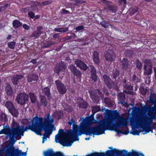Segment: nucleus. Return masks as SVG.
Here are the masks:
<instances>
[{
    "mask_svg": "<svg viewBox=\"0 0 156 156\" xmlns=\"http://www.w3.org/2000/svg\"><path fill=\"white\" fill-rule=\"evenodd\" d=\"M28 82H32L33 81H37L38 79V75L35 73L29 74L27 76Z\"/></svg>",
    "mask_w": 156,
    "mask_h": 156,
    "instance_id": "25",
    "label": "nucleus"
},
{
    "mask_svg": "<svg viewBox=\"0 0 156 156\" xmlns=\"http://www.w3.org/2000/svg\"><path fill=\"white\" fill-rule=\"evenodd\" d=\"M152 67L151 66H147L144 65V74L145 75H151L152 72Z\"/></svg>",
    "mask_w": 156,
    "mask_h": 156,
    "instance_id": "27",
    "label": "nucleus"
},
{
    "mask_svg": "<svg viewBox=\"0 0 156 156\" xmlns=\"http://www.w3.org/2000/svg\"><path fill=\"white\" fill-rule=\"evenodd\" d=\"M55 83L59 93L62 94H65L67 91L66 86L59 80H55Z\"/></svg>",
    "mask_w": 156,
    "mask_h": 156,
    "instance_id": "13",
    "label": "nucleus"
},
{
    "mask_svg": "<svg viewBox=\"0 0 156 156\" xmlns=\"http://www.w3.org/2000/svg\"><path fill=\"white\" fill-rule=\"evenodd\" d=\"M104 57L106 61L112 62L115 59V53L113 51L108 50L105 53Z\"/></svg>",
    "mask_w": 156,
    "mask_h": 156,
    "instance_id": "16",
    "label": "nucleus"
},
{
    "mask_svg": "<svg viewBox=\"0 0 156 156\" xmlns=\"http://www.w3.org/2000/svg\"><path fill=\"white\" fill-rule=\"evenodd\" d=\"M136 68L138 69H141L142 68V63L139 59H137L136 61Z\"/></svg>",
    "mask_w": 156,
    "mask_h": 156,
    "instance_id": "51",
    "label": "nucleus"
},
{
    "mask_svg": "<svg viewBox=\"0 0 156 156\" xmlns=\"http://www.w3.org/2000/svg\"><path fill=\"white\" fill-rule=\"evenodd\" d=\"M55 43L52 41H48L46 43H44L43 45V47L44 48H48L49 46L54 45Z\"/></svg>",
    "mask_w": 156,
    "mask_h": 156,
    "instance_id": "45",
    "label": "nucleus"
},
{
    "mask_svg": "<svg viewBox=\"0 0 156 156\" xmlns=\"http://www.w3.org/2000/svg\"><path fill=\"white\" fill-rule=\"evenodd\" d=\"M11 126L12 127L11 129H12L13 128H18L19 129L21 128V127L20 126L19 124L16 122L14 120H12V122L11 124Z\"/></svg>",
    "mask_w": 156,
    "mask_h": 156,
    "instance_id": "48",
    "label": "nucleus"
},
{
    "mask_svg": "<svg viewBox=\"0 0 156 156\" xmlns=\"http://www.w3.org/2000/svg\"><path fill=\"white\" fill-rule=\"evenodd\" d=\"M40 105L47 107L48 105V101L45 97L44 96H41L40 98Z\"/></svg>",
    "mask_w": 156,
    "mask_h": 156,
    "instance_id": "30",
    "label": "nucleus"
},
{
    "mask_svg": "<svg viewBox=\"0 0 156 156\" xmlns=\"http://www.w3.org/2000/svg\"><path fill=\"white\" fill-rule=\"evenodd\" d=\"M19 129L18 128H13L9 129V131H7L6 133L9 136L10 141L12 144H14L16 142L15 138L18 140Z\"/></svg>",
    "mask_w": 156,
    "mask_h": 156,
    "instance_id": "7",
    "label": "nucleus"
},
{
    "mask_svg": "<svg viewBox=\"0 0 156 156\" xmlns=\"http://www.w3.org/2000/svg\"><path fill=\"white\" fill-rule=\"evenodd\" d=\"M139 8L136 6L132 7L129 9V14L131 16L134 14L138 11Z\"/></svg>",
    "mask_w": 156,
    "mask_h": 156,
    "instance_id": "36",
    "label": "nucleus"
},
{
    "mask_svg": "<svg viewBox=\"0 0 156 156\" xmlns=\"http://www.w3.org/2000/svg\"><path fill=\"white\" fill-rule=\"evenodd\" d=\"M44 156H64L60 152H54L51 149L48 150L44 153Z\"/></svg>",
    "mask_w": 156,
    "mask_h": 156,
    "instance_id": "23",
    "label": "nucleus"
},
{
    "mask_svg": "<svg viewBox=\"0 0 156 156\" xmlns=\"http://www.w3.org/2000/svg\"><path fill=\"white\" fill-rule=\"evenodd\" d=\"M103 80L105 85L109 89H111L113 87H116L117 84L115 82L112 81L110 77L106 74H104L102 76Z\"/></svg>",
    "mask_w": 156,
    "mask_h": 156,
    "instance_id": "12",
    "label": "nucleus"
},
{
    "mask_svg": "<svg viewBox=\"0 0 156 156\" xmlns=\"http://www.w3.org/2000/svg\"><path fill=\"white\" fill-rule=\"evenodd\" d=\"M85 120L87 123V124L89 125H91L93 123L94 121H96V120H94V118L93 115H91Z\"/></svg>",
    "mask_w": 156,
    "mask_h": 156,
    "instance_id": "40",
    "label": "nucleus"
},
{
    "mask_svg": "<svg viewBox=\"0 0 156 156\" xmlns=\"http://www.w3.org/2000/svg\"><path fill=\"white\" fill-rule=\"evenodd\" d=\"M89 93L90 97L93 101L96 104H98L99 101V97L96 95L95 94V92L93 90H89Z\"/></svg>",
    "mask_w": 156,
    "mask_h": 156,
    "instance_id": "20",
    "label": "nucleus"
},
{
    "mask_svg": "<svg viewBox=\"0 0 156 156\" xmlns=\"http://www.w3.org/2000/svg\"><path fill=\"white\" fill-rule=\"evenodd\" d=\"M37 117L38 119L39 125L50 126L51 128L54 127V125L53 124L54 122V119L51 118V117L49 113L47 114V116L45 118V120L44 122L43 121V118L38 117L37 115Z\"/></svg>",
    "mask_w": 156,
    "mask_h": 156,
    "instance_id": "5",
    "label": "nucleus"
},
{
    "mask_svg": "<svg viewBox=\"0 0 156 156\" xmlns=\"http://www.w3.org/2000/svg\"><path fill=\"white\" fill-rule=\"evenodd\" d=\"M139 90L142 95H144L146 94L147 90L145 89L144 87H143L140 88Z\"/></svg>",
    "mask_w": 156,
    "mask_h": 156,
    "instance_id": "59",
    "label": "nucleus"
},
{
    "mask_svg": "<svg viewBox=\"0 0 156 156\" xmlns=\"http://www.w3.org/2000/svg\"><path fill=\"white\" fill-rule=\"evenodd\" d=\"M104 102L107 105H110L111 103V99L108 98H104Z\"/></svg>",
    "mask_w": 156,
    "mask_h": 156,
    "instance_id": "63",
    "label": "nucleus"
},
{
    "mask_svg": "<svg viewBox=\"0 0 156 156\" xmlns=\"http://www.w3.org/2000/svg\"><path fill=\"white\" fill-rule=\"evenodd\" d=\"M42 92L45 96L50 99L52 98L51 93L50 92V89L48 87H45L42 90Z\"/></svg>",
    "mask_w": 156,
    "mask_h": 156,
    "instance_id": "28",
    "label": "nucleus"
},
{
    "mask_svg": "<svg viewBox=\"0 0 156 156\" xmlns=\"http://www.w3.org/2000/svg\"><path fill=\"white\" fill-rule=\"evenodd\" d=\"M151 114L149 115V117H147L144 119V122L145 124L150 125L151 124L154 119H156V112H153Z\"/></svg>",
    "mask_w": 156,
    "mask_h": 156,
    "instance_id": "19",
    "label": "nucleus"
},
{
    "mask_svg": "<svg viewBox=\"0 0 156 156\" xmlns=\"http://www.w3.org/2000/svg\"><path fill=\"white\" fill-rule=\"evenodd\" d=\"M69 68L73 75L76 76L77 78H81L82 73L73 64L70 65Z\"/></svg>",
    "mask_w": 156,
    "mask_h": 156,
    "instance_id": "15",
    "label": "nucleus"
},
{
    "mask_svg": "<svg viewBox=\"0 0 156 156\" xmlns=\"http://www.w3.org/2000/svg\"><path fill=\"white\" fill-rule=\"evenodd\" d=\"M120 71L117 69H115L112 73V78L113 79H114L115 81H116L117 78L120 75Z\"/></svg>",
    "mask_w": 156,
    "mask_h": 156,
    "instance_id": "38",
    "label": "nucleus"
},
{
    "mask_svg": "<svg viewBox=\"0 0 156 156\" xmlns=\"http://www.w3.org/2000/svg\"><path fill=\"white\" fill-rule=\"evenodd\" d=\"M147 117H149V116L146 115L144 119L142 118L138 121L140 127H142L143 130L145 131V133H144V134L149 133L150 132H153L151 127L150 126L151 124L148 125V124H145L144 122V119H146Z\"/></svg>",
    "mask_w": 156,
    "mask_h": 156,
    "instance_id": "10",
    "label": "nucleus"
},
{
    "mask_svg": "<svg viewBox=\"0 0 156 156\" xmlns=\"http://www.w3.org/2000/svg\"><path fill=\"white\" fill-rule=\"evenodd\" d=\"M0 120L2 122H5L7 120V117L6 115L2 112L0 115Z\"/></svg>",
    "mask_w": 156,
    "mask_h": 156,
    "instance_id": "47",
    "label": "nucleus"
},
{
    "mask_svg": "<svg viewBox=\"0 0 156 156\" xmlns=\"http://www.w3.org/2000/svg\"><path fill=\"white\" fill-rule=\"evenodd\" d=\"M98 125L94 127H91L87 129L84 132L86 135H99L105 133L107 130H116L118 128L121 126H126L127 122L126 119L122 117L118 121L116 124L112 123L109 121L106 122L105 121H100L98 122Z\"/></svg>",
    "mask_w": 156,
    "mask_h": 156,
    "instance_id": "1",
    "label": "nucleus"
},
{
    "mask_svg": "<svg viewBox=\"0 0 156 156\" xmlns=\"http://www.w3.org/2000/svg\"><path fill=\"white\" fill-rule=\"evenodd\" d=\"M55 30L58 32H65L68 30V28L66 27L55 28Z\"/></svg>",
    "mask_w": 156,
    "mask_h": 156,
    "instance_id": "46",
    "label": "nucleus"
},
{
    "mask_svg": "<svg viewBox=\"0 0 156 156\" xmlns=\"http://www.w3.org/2000/svg\"><path fill=\"white\" fill-rule=\"evenodd\" d=\"M63 134H66L64 132V130L63 129H60L58 131V133L55 136V140L56 142H59L58 141H57V140H59V136Z\"/></svg>",
    "mask_w": 156,
    "mask_h": 156,
    "instance_id": "37",
    "label": "nucleus"
},
{
    "mask_svg": "<svg viewBox=\"0 0 156 156\" xmlns=\"http://www.w3.org/2000/svg\"><path fill=\"white\" fill-rule=\"evenodd\" d=\"M129 65V61L126 58H123L121 62L122 68L123 69H126L128 67Z\"/></svg>",
    "mask_w": 156,
    "mask_h": 156,
    "instance_id": "32",
    "label": "nucleus"
},
{
    "mask_svg": "<svg viewBox=\"0 0 156 156\" xmlns=\"http://www.w3.org/2000/svg\"><path fill=\"white\" fill-rule=\"evenodd\" d=\"M87 123L84 119L80 123V125L79 126L77 125H74V131L76 132V134L77 132H78L79 135L81 136L82 134H84V132L86 130L88 129L89 127H87Z\"/></svg>",
    "mask_w": 156,
    "mask_h": 156,
    "instance_id": "8",
    "label": "nucleus"
},
{
    "mask_svg": "<svg viewBox=\"0 0 156 156\" xmlns=\"http://www.w3.org/2000/svg\"><path fill=\"white\" fill-rule=\"evenodd\" d=\"M66 66L64 62L61 61L57 64L54 68L55 73L59 75V73L61 72H64L66 68Z\"/></svg>",
    "mask_w": 156,
    "mask_h": 156,
    "instance_id": "14",
    "label": "nucleus"
},
{
    "mask_svg": "<svg viewBox=\"0 0 156 156\" xmlns=\"http://www.w3.org/2000/svg\"><path fill=\"white\" fill-rule=\"evenodd\" d=\"M16 42L15 41H11L8 43V47L11 49H13L16 44Z\"/></svg>",
    "mask_w": 156,
    "mask_h": 156,
    "instance_id": "53",
    "label": "nucleus"
},
{
    "mask_svg": "<svg viewBox=\"0 0 156 156\" xmlns=\"http://www.w3.org/2000/svg\"><path fill=\"white\" fill-rule=\"evenodd\" d=\"M23 78V76L22 75H16L12 78V84L15 86L17 85L20 82L21 79Z\"/></svg>",
    "mask_w": 156,
    "mask_h": 156,
    "instance_id": "21",
    "label": "nucleus"
},
{
    "mask_svg": "<svg viewBox=\"0 0 156 156\" xmlns=\"http://www.w3.org/2000/svg\"><path fill=\"white\" fill-rule=\"evenodd\" d=\"M28 128H24L22 129L21 128L20 129L19 132V135L18 136V140L20 139L21 136H23V132L25 131H27V130H28Z\"/></svg>",
    "mask_w": 156,
    "mask_h": 156,
    "instance_id": "39",
    "label": "nucleus"
},
{
    "mask_svg": "<svg viewBox=\"0 0 156 156\" xmlns=\"http://www.w3.org/2000/svg\"><path fill=\"white\" fill-rule=\"evenodd\" d=\"M132 81L134 83H137L140 82V80L134 74L132 76Z\"/></svg>",
    "mask_w": 156,
    "mask_h": 156,
    "instance_id": "55",
    "label": "nucleus"
},
{
    "mask_svg": "<svg viewBox=\"0 0 156 156\" xmlns=\"http://www.w3.org/2000/svg\"><path fill=\"white\" fill-rule=\"evenodd\" d=\"M43 28L42 26H38L37 28V30H36L37 32H38L39 33H40L41 34H43V31H42Z\"/></svg>",
    "mask_w": 156,
    "mask_h": 156,
    "instance_id": "64",
    "label": "nucleus"
},
{
    "mask_svg": "<svg viewBox=\"0 0 156 156\" xmlns=\"http://www.w3.org/2000/svg\"><path fill=\"white\" fill-rule=\"evenodd\" d=\"M125 53L126 54V55L129 57H132L134 54V52L133 51L130 50H127Z\"/></svg>",
    "mask_w": 156,
    "mask_h": 156,
    "instance_id": "54",
    "label": "nucleus"
},
{
    "mask_svg": "<svg viewBox=\"0 0 156 156\" xmlns=\"http://www.w3.org/2000/svg\"><path fill=\"white\" fill-rule=\"evenodd\" d=\"M74 127H73V131L71 130H69V131H68V133H66V138H68L70 137H72L73 136H75V139L74 141H77L79 140V138L78 136H80L79 135L78 132H77V133L76 134V132H74Z\"/></svg>",
    "mask_w": 156,
    "mask_h": 156,
    "instance_id": "22",
    "label": "nucleus"
},
{
    "mask_svg": "<svg viewBox=\"0 0 156 156\" xmlns=\"http://www.w3.org/2000/svg\"><path fill=\"white\" fill-rule=\"evenodd\" d=\"M75 64L77 67L83 71H86L88 67L86 64L79 59H75Z\"/></svg>",
    "mask_w": 156,
    "mask_h": 156,
    "instance_id": "18",
    "label": "nucleus"
},
{
    "mask_svg": "<svg viewBox=\"0 0 156 156\" xmlns=\"http://www.w3.org/2000/svg\"><path fill=\"white\" fill-rule=\"evenodd\" d=\"M28 99V95L24 93H20L17 96L16 101L17 103L21 105L25 104Z\"/></svg>",
    "mask_w": 156,
    "mask_h": 156,
    "instance_id": "11",
    "label": "nucleus"
},
{
    "mask_svg": "<svg viewBox=\"0 0 156 156\" xmlns=\"http://www.w3.org/2000/svg\"><path fill=\"white\" fill-rule=\"evenodd\" d=\"M92 59L94 62L95 64L99 65L100 63V59L99 53L94 51L92 54Z\"/></svg>",
    "mask_w": 156,
    "mask_h": 156,
    "instance_id": "24",
    "label": "nucleus"
},
{
    "mask_svg": "<svg viewBox=\"0 0 156 156\" xmlns=\"http://www.w3.org/2000/svg\"><path fill=\"white\" fill-rule=\"evenodd\" d=\"M121 84L123 87L127 90H133V84L129 82L126 78L122 80Z\"/></svg>",
    "mask_w": 156,
    "mask_h": 156,
    "instance_id": "17",
    "label": "nucleus"
},
{
    "mask_svg": "<svg viewBox=\"0 0 156 156\" xmlns=\"http://www.w3.org/2000/svg\"><path fill=\"white\" fill-rule=\"evenodd\" d=\"M63 113V112L61 110L56 111L54 113L53 116L54 118L59 120L62 119Z\"/></svg>",
    "mask_w": 156,
    "mask_h": 156,
    "instance_id": "29",
    "label": "nucleus"
},
{
    "mask_svg": "<svg viewBox=\"0 0 156 156\" xmlns=\"http://www.w3.org/2000/svg\"><path fill=\"white\" fill-rule=\"evenodd\" d=\"M101 25L104 27L105 28H106L108 27L109 24L106 22L105 20L102 21L100 23Z\"/></svg>",
    "mask_w": 156,
    "mask_h": 156,
    "instance_id": "57",
    "label": "nucleus"
},
{
    "mask_svg": "<svg viewBox=\"0 0 156 156\" xmlns=\"http://www.w3.org/2000/svg\"><path fill=\"white\" fill-rule=\"evenodd\" d=\"M86 156H106V155L105 153L104 152H94Z\"/></svg>",
    "mask_w": 156,
    "mask_h": 156,
    "instance_id": "43",
    "label": "nucleus"
},
{
    "mask_svg": "<svg viewBox=\"0 0 156 156\" xmlns=\"http://www.w3.org/2000/svg\"><path fill=\"white\" fill-rule=\"evenodd\" d=\"M79 107L82 108H86L87 107V104L85 101H83L79 104Z\"/></svg>",
    "mask_w": 156,
    "mask_h": 156,
    "instance_id": "58",
    "label": "nucleus"
},
{
    "mask_svg": "<svg viewBox=\"0 0 156 156\" xmlns=\"http://www.w3.org/2000/svg\"><path fill=\"white\" fill-rule=\"evenodd\" d=\"M150 100L152 103H154L155 101H156V94L155 93L151 94L150 95Z\"/></svg>",
    "mask_w": 156,
    "mask_h": 156,
    "instance_id": "49",
    "label": "nucleus"
},
{
    "mask_svg": "<svg viewBox=\"0 0 156 156\" xmlns=\"http://www.w3.org/2000/svg\"><path fill=\"white\" fill-rule=\"evenodd\" d=\"M5 106L8 109L9 112L14 117H17L19 115L18 110L16 108L13 103L9 101H6Z\"/></svg>",
    "mask_w": 156,
    "mask_h": 156,
    "instance_id": "9",
    "label": "nucleus"
},
{
    "mask_svg": "<svg viewBox=\"0 0 156 156\" xmlns=\"http://www.w3.org/2000/svg\"><path fill=\"white\" fill-rule=\"evenodd\" d=\"M90 76L91 79L94 82L97 81L98 77L97 75V73H91Z\"/></svg>",
    "mask_w": 156,
    "mask_h": 156,
    "instance_id": "50",
    "label": "nucleus"
},
{
    "mask_svg": "<svg viewBox=\"0 0 156 156\" xmlns=\"http://www.w3.org/2000/svg\"><path fill=\"white\" fill-rule=\"evenodd\" d=\"M0 5H1V3H0ZM9 4L6 3L4 4L3 6L0 7V12H1L5 10L9 6Z\"/></svg>",
    "mask_w": 156,
    "mask_h": 156,
    "instance_id": "62",
    "label": "nucleus"
},
{
    "mask_svg": "<svg viewBox=\"0 0 156 156\" xmlns=\"http://www.w3.org/2000/svg\"><path fill=\"white\" fill-rule=\"evenodd\" d=\"M5 153L10 156H26V152H23L18 148H15L13 146L9 145L6 147Z\"/></svg>",
    "mask_w": 156,
    "mask_h": 156,
    "instance_id": "3",
    "label": "nucleus"
},
{
    "mask_svg": "<svg viewBox=\"0 0 156 156\" xmlns=\"http://www.w3.org/2000/svg\"><path fill=\"white\" fill-rule=\"evenodd\" d=\"M29 96L30 98L31 103H35L37 99L35 94L33 92H30L29 93Z\"/></svg>",
    "mask_w": 156,
    "mask_h": 156,
    "instance_id": "33",
    "label": "nucleus"
},
{
    "mask_svg": "<svg viewBox=\"0 0 156 156\" xmlns=\"http://www.w3.org/2000/svg\"><path fill=\"white\" fill-rule=\"evenodd\" d=\"M69 121L68 122V123L69 125L71 126L73 124V127L74 125H76V122L75 120H74L73 118H72L70 119V118H69Z\"/></svg>",
    "mask_w": 156,
    "mask_h": 156,
    "instance_id": "52",
    "label": "nucleus"
},
{
    "mask_svg": "<svg viewBox=\"0 0 156 156\" xmlns=\"http://www.w3.org/2000/svg\"><path fill=\"white\" fill-rule=\"evenodd\" d=\"M120 117L119 113L117 110L113 111V118L114 119H117Z\"/></svg>",
    "mask_w": 156,
    "mask_h": 156,
    "instance_id": "56",
    "label": "nucleus"
},
{
    "mask_svg": "<svg viewBox=\"0 0 156 156\" xmlns=\"http://www.w3.org/2000/svg\"><path fill=\"white\" fill-rule=\"evenodd\" d=\"M106 156H127L128 151L125 150L122 151L117 150L114 148L112 150H108L105 152Z\"/></svg>",
    "mask_w": 156,
    "mask_h": 156,
    "instance_id": "6",
    "label": "nucleus"
},
{
    "mask_svg": "<svg viewBox=\"0 0 156 156\" xmlns=\"http://www.w3.org/2000/svg\"><path fill=\"white\" fill-rule=\"evenodd\" d=\"M147 110L149 112H156V105L153 106H149L147 108Z\"/></svg>",
    "mask_w": 156,
    "mask_h": 156,
    "instance_id": "44",
    "label": "nucleus"
},
{
    "mask_svg": "<svg viewBox=\"0 0 156 156\" xmlns=\"http://www.w3.org/2000/svg\"><path fill=\"white\" fill-rule=\"evenodd\" d=\"M62 142H61L60 143L62 144L63 146H70L72 145V144L73 143V142H69L65 138H63L62 140Z\"/></svg>",
    "mask_w": 156,
    "mask_h": 156,
    "instance_id": "41",
    "label": "nucleus"
},
{
    "mask_svg": "<svg viewBox=\"0 0 156 156\" xmlns=\"http://www.w3.org/2000/svg\"><path fill=\"white\" fill-rule=\"evenodd\" d=\"M91 109L92 112L94 115L99 111H102L103 108L101 110L100 106L96 105L92 106Z\"/></svg>",
    "mask_w": 156,
    "mask_h": 156,
    "instance_id": "35",
    "label": "nucleus"
},
{
    "mask_svg": "<svg viewBox=\"0 0 156 156\" xmlns=\"http://www.w3.org/2000/svg\"><path fill=\"white\" fill-rule=\"evenodd\" d=\"M89 67L91 73H97L96 70L93 65H90L89 66Z\"/></svg>",
    "mask_w": 156,
    "mask_h": 156,
    "instance_id": "61",
    "label": "nucleus"
},
{
    "mask_svg": "<svg viewBox=\"0 0 156 156\" xmlns=\"http://www.w3.org/2000/svg\"><path fill=\"white\" fill-rule=\"evenodd\" d=\"M41 34L36 30L34 31L31 34V37L37 38Z\"/></svg>",
    "mask_w": 156,
    "mask_h": 156,
    "instance_id": "60",
    "label": "nucleus"
},
{
    "mask_svg": "<svg viewBox=\"0 0 156 156\" xmlns=\"http://www.w3.org/2000/svg\"><path fill=\"white\" fill-rule=\"evenodd\" d=\"M127 156H144V155L143 154L138 152H128V154Z\"/></svg>",
    "mask_w": 156,
    "mask_h": 156,
    "instance_id": "42",
    "label": "nucleus"
},
{
    "mask_svg": "<svg viewBox=\"0 0 156 156\" xmlns=\"http://www.w3.org/2000/svg\"><path fill=\"white\" fill-rule=\"evenodd\" d=\"M5 91L8 96L12 97L13 94V90L9 84H7L5 87Z\"/></svg>",
    "mask_w": 156,
    "mask_h": 156,
    "instance_id": "26",
    "label": "nucleus"
},
{
    "mask_svg": "<svg viewBox=\"0 0 156 156\" xmlns=\"http://www.w3.org/2000/svg\"><path fill=\"white\" fill-rule=\"evenodd\" d=\"M12 24L13 27L16 29L22 25V23L17 20H15L13 21Z\"/></svg>",
    "mask_w": 156,
    "mask_h": 156,
    "instance_id": "31",
    "label": "nucleus"
},
{
    "mask_svg": "<svg viewBox=\"0 0 156 156\" xmlns=\"http://www.w3.org/2000/svg\"><path fill=\"white\" fill-rule=\"evenodd\" d=\"M37 115L34 116L31 121V124L29 119H23L22 121V125L20 127L22 129L25 128H28V129H30L31 131L35 133L39 125Z\"/></svg>",
    "mask_w": 156,
    "mask_h": 156,
    "instance_id": "2",
    "label": "nucleus"
},
{
    "mask_svg": "<svg viewBox=\"0 0 156 156\" xmlns=\"http://www.w3.org/2000/svg\"><path fill=\"white\" fill-rule=\"evenodd\" d=\"M117 8L115 6L108 5L107 6V10L112 13H115L117 11Z\"/></svg>",
    "mask_w": 156,
    "mask_h": 156,
    "instance_id": "34",
    "label": "nucleus"
},
{
    "mask_svg": "<svg viewBox=\"0 0 156 156\" xmlns=\"http://www.w3.org/2000/svg\"><path fill=\"white\" fill-rule=\"evenodd\" d=\"M53 128H51L50 126L39 125L35 133L37 135H41V132L43 130H44L45 133L44 134L43 136L46 140L47 138L52 133Z\"/></svg>",
    "mask_w": 156,
    "mask_h": 156,
    "instance_id": "4",
    "label": "nucleus"
}]
</instances>
